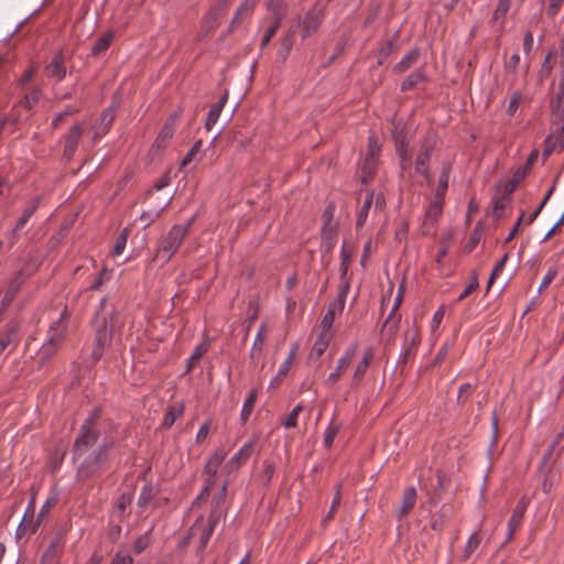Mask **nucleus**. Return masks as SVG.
Segmentation results:
<instances>
[{
    "mask_svg": "<svg viewBox=\"0 0 564 564\" xmlns=\"http://www.w3.org/2000/svg\"><path fill=\"white\" fill-rule=\"evenodd\" d=\"M203 147V141L202 140H198L196 141L193 147L189 149V151L186 153V155L183 158L182 162H181V166H186L187 164H189L194 156L200 151Z\"/></svg>",
    "mask_w": 564,
    "mask_h": 564,
    "instance_id": "59",
    "label": "nucleus"
},
{
    "mask_svg": "<svg viewBox=\"0 0 564 564\" xmlns=\"http://www.w3.org/2000/svg\"><path fill=\"white\" fill-rule=\"evenodd\" d=\"M563 440L564 430L558 432L547 446L545 453L541 458V462L539 463L538 471H545L546 469L553 467L555 459L561 456V449L557 451V447L562 444Z\"/></svg>",
    "mask_w": 564,
    "mask_h": 564,
    "instance_id": "12",
    "label": "nucleus"
},
{
    "mask_svg": "<svg viewBox=\"0 0 564 564\" xmlns=\"http://www.w3.org/2000/svg\"><path fill=\"white\" fill-rule=\"evenodd\" d=\"M279 26H280V22L275 21L265 30L264 35L261 41V48L265 47L270 43L271 39L275 35Z\"/></svg>",
    "mask_w": 564,
    "mask_h": 564,
    "instance_id": "61",
    "label": "nucleus"
},
{
    "mask_svg": "<svg viewBox=\"0 0 564 564\" xmlns=\"http://www.w3.org/2000/svg\"><path fill=\"white\" fill-rule=\"evenodd\" d=\"M340 425L335 424L334 421H332L328 426L325 430L324 435V446L325 448L329 449L333 446L334 440L336 438L337 434L339 433Z\"/></svg>",
    "mask_w": 564,
    "mask_h": 564,
    "instance_id": "46",
    "label": "nucleus"
},
{
    "mask_svg": "<svg viewBox=\"0 0 564 564\" xmlns=\"http://www.w3.org/2000/svg\"><path fill=\"white\" fill-rule=\"evenodd\" d=\"M115 37V32L112 30H109L105 32L94 44L91 48V54L94 56H98L105 51H107Z\"/></svg>",
    "mask_w": 564,
    "mask_h": 564,
    "instance_id": "33",
    "label": "nucleus"
},
{
    "mask_svg": "<svg viewBox=\"0 0 564 564\" xmlns=\"http://www.w3.org/2000/svg\"><path fill=\"white\" fill-rule=\"evenodd\" d=\"M292 46H293V34L289 33L282 39L281 46L278 50V57H280L282 61H285L292 50Z\"/></svg>",
    "mask_w": 564,
    "mask_h": 564,
    "instance_id": "48",
    "label": "nucleus"
},
{
    "mask_svg": "<svg viewBox=\"0 0 564 564\" xmlns=\"http://www.w3.org/2000/svg\"><path fill=\"white\" fill-rule=\"evenodd\" d=\"M425 73L423 69L417 68L412 72L401 84V90L408 91L415 88L419 84L425 80Z\"/></svg>",
    "mask_w": 564,
    "mask_h": 564,
    "instance_id": "32",
    "label": "nucleus"
},
{
    "mask_svg": "<svg viewBox=\"0 0 564 564\" xmlns=\"http://www.w3.org/2000/svg\"><path fill=\"white\" fill-rule=\"evenodd\" d=\"M256 400H257V391L252 390L250 392V394L248 395V398L245 400L241 412H240V419H241L242 423H246L249 420V417L253 411Z\"/></svg>",
    "mask_w": 564,
    "mask_h": 564,
    "instance_id": "41",
    "label": "nucleus"
},
{
    "mask_svg": "<svg viewBox=\"0 0 564 564\" xmlns=\"http://www.w3.org/2000/svg\"><path fill=\"white\" fill-rule=\"evenodd\" d=\"M180 115L177 112L171 115L162 129L160 130L156 139L152 144V149L161 150L164 149L170 140L173 138L174 132L176 130V121Z\"/></svg>",
    "mask_w": 564,
    "mask_h": 564,
    "instance_id": "13",
    "label": "nucleus"
},
{
    "mask_svg": "<svg viewBox=\"0 0 564 564\" xmlns=\"http://www.w3.org/2000/svg\"><path fill=\"white\" fill-rule=\"evenodd\" d=\"M39 207V197H35L23 210L21 217L18 219L14 230H21L29 219L33 216V214L36 212Z\"/></svg>",
    "mask_w": 564,
    "mask_h": 564,
    "instance_id": "37",
    "label": "nucleus"
},
{
    "mask_svg": "<svg viewBox=\"0 0 564 564\" xmlns=\"http://www.w3.org/2000/svg\"><path fill=\"white\" fill-rule=\"evenodd\" d=\"M402 296H403V288H400L398 291V294L394 299L392 308L383 323L382 330L387 329L391 334H393L397 330L400 318L399 317L393 318V316L400 307Z\"/></svg>",
    "mask_w": 564,
    "mask_h": 564,
    "instance_id": "22",
    "label": "nucleus"
},
{
    "mask_svg": "<svg viewBox=\"0 0 564 564\" xmlns=\"http://www.w3.org/2000/svg\"><path fill=\"white\" fill-rule=\"evenodd\" d=\"M70 312L64 307L57 319L51 322L46 338L39 349V357L47 360L54 356L65 341L68 333Z\"/></svg>",
    "mask_w": 564,
    "mask_h": 564,
    "instance_id": "1",
    "label": "nucleus"
},
{
    "mask_svg": "<svg viewBox=\"0 0 564 564\" xmlns=\"http://www.w3.org/2000/svg\"><path fill=\"white\" fill-rule=\"evenodd\" d=\"M480 239H481V228L479 225H476V227L474 228V230L470 235L468 242L465 246V251L471 252L475 249V247L479 243Z\"/></svg>",
    "mask_w": 564,
    "mask_h": 564,
    "instance_id": "55",
    "label": "nucleus"
},
{
    "mask_svg": "<svg viewBox=\"0 0 564 564\" xmlns=\"http://www.w3.org/2000/svg\"><path fill=\"white\" fill-rule=\"evenodd\" d=\"M528 507V502L524 497H522L517 506L514 507L512 514L508 521V530H507V541L511 540L517 529L522 523L524 518V513Z\"/></svg>",
    "mask_w": 564,
    "mask_h": 564,
    "instance_id": "17",
    "label": "nucleus"
},
{
    "mask_svg": "<svg viewBox=\"0 0 564 564\" xmlns=\"http://www.w3.org/2000/svg\"><path fill=\"white\" fill-rule=\"evenodd\" d=\"M67 531L66 527L61 525L45 538V547L41 554L40 564H59L67 542Z\"/></svg>",
    "mask_w": 564,
    "mask_h": 564,
    "instance_id": "5",
    "label": "nucleus"
},
{
    "mask_svg": "<svg viewBox=\"0 0 564 564\" xmlns=\"http://www.w3.org/2000/svg\"><path fill=\"white\" fill-rule=\"evenodd\" d=\"M481 543V535L479 531H475L467 540L460 561L466 562L470 558L473 553L479 547Z\"/></svg>",
    "mask_w": 564,
    "mask_h": 564,
    "instance_id": "34",
    "label": "nucleus"
},
{
    "mask_svg": "<svg viewBox=\"0 0 564 564\" xmlns=\"http://www.w3.org/2000/svg\"><path fill=\"white\" fill-rule=\"evenodd\" d=\"M32 509V503L29 505L26 512ZM40 527V521L33 522L32 520L26 521V514H24L22 521L19 523L17 530H15V538L18 540L22 539L23 536L28 534H34Z\"/></svg>",
    "mask_w": 564,
    "mask_h": 564,
    "instance_id": "27",
    "label": "nucleus"
},
{
    "mask_svg": "<svg viewBox=\"0 0 564 564\" xmlns=\"http://www.w3.org/2000/svg\"><path fill=\"white\" fill-rule=\"evenodd\" d=\"M254 7V1L251 0H245L237 9L235 17L232 19L231 24L238 23L241 18L248 15L251 13L252 9Z\"/></svg>",
    "mask_w": 564,
    "mask_h": 564,
    "instance_id": "49",
    "label": "nucleus"
},
{
    "mask_svg": "<svg viewBox=\"0 0 564 564\" xmlns=\"http://www.w3.org/2000/svg\"><path fill=\"white\" fill-rule=\"evenodd\" d=\"M151 543V536H150V533L147 532L144 533L143 535L139 536L133 545H132V550L135 554H140L142 553Z\"/></svg>",
    "mask_w": 564,
    "mask_h": 564,
    "instance_id": "54",
    "label": "nucleus"
},
{
    "mask_svg": "<svg viewBox=\"0 0 564 564\" xmlns=\"http://www.w3.org/2000/svg\"><path fill=\"white\" fill-rule=\"evenodd\" d=\"M117 108L111 105L102 110L99 118V123L102 128L109 130L115 118H116Z\"/></svg>",
    "mask_w": 564,
    "mask_h": 564,
    "instance_id": "42",
    "label": "nucleus"
},
{
    "mask_svg": "<svg viewBox=\"0 0 564 564\" xmlns=\"http://www.w3.org/2000/svg\"><path fill=\"white\" fill-rule=\"evenodd\" d=\"M375 193L370 192L366 195L365 200L357 214L356 227L361 228L368 218L369 210L373 204Z\"/></svg>",
    "mask_w": 564,
    "mask_h": 564,
    "instance_id": "35",
    "label": "nucleus"
},
{
    "mask_svg": "<svg viewBox=\"0 0 564 564\" xmlns=\"http://www.w3.org/2000/svg\"><path fill=\"white\" fill-rule=\"evenodd\" d=\"M420 57V48L413 47L410 50L400 62L394 65L395 73H404L408 70Z\"/></svg>",
    "mask_w": 564,
    "mask_h": 564,
    "instance_id": "28",
    "label": "nucleus"
},
{
    "mask_svg": "<svg viewBox=\"0 0 564 564\" xmlns=\"http://www.w3.org/2000/svg\"><path fill=\"white\" fill-rule=\"evenodd\" d=\"M79 111V109L75 106H67L66 109L62 112H59L53 120H52V127L57 128L59 122L68 115H75Z\"/></svg>",
    "mask_w": 564,
    "mask_h": 564,
    "instance_id": "63",
    "label": "nucleus"
},
{
    "mask_svg": "<svg viewBox=\"0 0 564 564\" xmlns=\"http://www.w3.org/2000/svg\"><path fill=\"white\" fill-rule=\"evenodd\" d=\"M226 457V453L223 451H216L205 465L204 471L207 475L216 476L219 466L223 464Z\"/></svg>",
    "mask_w": 564,
    "mask_h": 564,
    "instance_id": "36",
    "label": "nucleus"
},
{
    "mask_svg": "<svg viewBox=\"0 0 564 564\" xmlns=\"http://www.w3.org/2000/svg\"><path fill=\"white\" fill-rule=\"evenodd\" d=\"M510 9V0H499L494 12V18L498 20L499 18H505L507 12Z\"/></svg>",
    "mask_w": 564,
    "mask_h": 564,
    "instance_id": "64",
    "label": "nucleus"
},
{
    "mask_svg": "<svg viewBox=\"0 0 564 564\" xmlns=\"http://www.w3.org/2000/svg\"><path fill=\"white\" fill-rule=\"evenodd\" d=\"M545 143L543 155H549L555 150L562 151L564 149V128L556 134L549 135Z\"/></svg>",
    "mask_w": 564,
    "mask_h": 564,
    "instance_id": "29",
    "label": "nucleus"
},
{
    "mask_svg": "<svg viewBox=\"0 0 564 564\" xmlns=\"http://www.w3.org/2000/svg\"><path fill=\"white\" fill-rule=\"evenodd\" d=\"M357 351H358V344H356V343L346 347L343 355L337 360V366H336L335 370L328 375V377L325 381L326 384L334 386L340 380L343 372L347 369V367L349 366L351 360L355 358Z\"/></svg>",
    "mask_w": 564,
    "mask_h": 564,
    "instance_id": "10",
    "label": "nucleus"
},
{
    "mask_svg": "<svg viewBox=\"0 0 564 564\" xmlns=\"http://www.w3.org/2000/svg\"><path fill=\"white\" fill-rule=\"evenodd\" d=\"M337 225H327V227L322 228V243L327 251L334 248L337 239Z\"/></svg>",
    "mask_w": 564,
    "mask_h": 564,
    "instance_id": "31",
    "label": "nucleus"
},
{
    "mask_svg": "<svg viewBox=\"0 0 564 564\" xmlns=\"http://www.w3.org/2000/svg\"><path fill=\"white\" fill-rule=\"evenodd\" d=\"M155 495H156V491H155L154 487L152 486V484H145L140 491V495L138 498V506L141 508L145 507L153 499V497Z\"/></svg>",
    "mask_w": 564,
    "mask_h": 564,
    "instance_id": "43",
    "label": "nucleus"
},
{
    "mask_svg": "<svg viewBox=\"0 0 564 564\" xmlns=\"http://www.w3.org/2000/svg\"><path fill=\"white\" fill-rule=\"evenodd\" d=\"M188 231L189 225H174L159 242L154 259L162 263L169 262L180 249Z\"/></svg>",
    "mask_w": 564,
    "mask_h": 564,
    "instance_id": "4",
    "label": "nucleus"
},
{
    "mask_svg": "<svg viewBox=\"0 0 564 564\" xmlns=\"http://www.w3.org/2000/svg\"><path fill=\"white\" fill-rule=\"evenodd\" d=\"M400 161L401 176L403 177L405 173H409L410 178H414L416 175L412 173V162L409 154L398 155Z\"/></svg>",
    "mask_w": 564,
    "mask_h": 564,
    "instance_id": "57",
    "label": "nucleus"
},
{
    "mask_svg": "<svg viewBox=\"0 0 564 564\" xmlns=\"http://www.w3.org/2000/svg\"><path fill=\"white\" fill-rule=\"evenodd\" d=\"M479 288V282H478V275L476 272H474L473 274V278L470 280V282L468 283V285L463 290V292L459 294L457 301L460 302L463 300H465L466 297H468L474 291H476L477 289Z\"/></svg>",
    "mask_w": 564,
    "mask_h": 564,
    "instance_id": "56",
    "label": "nucleus"
},
{
    "mask_svg": "<svg viewBox=\"0 0 564 564\" xmlns=\"http://www.w3.org/2000/svg\"><path fill=\"white\" fill-rule=\"evenodd\" d=\"M254 444V440L247 442L237 453L234 454V456L229 460V464L238 467L241 464L246 463L247 459L253 453Z\"/></svg>",
    "mask_w": 564,
    "mask_h": 564,
    "instance_id": "30",
    "label": "nucleus"
},
{
    "mask_svg": "<svg viewBox=\"0 0 564 564\" xmlns=\"http://www.w3.org/2000/svg\"><path fill=\"white\" fill-rule=\"evenodd\" d=\"M510 198L507 195L500 196L494 204L492 216L497 219L501 218Z\"/></svg>",
    "mask_w": 564,
    "mask_h": 564,
    "instance_id": "53",
    "label": "nucleus"
},
{
    "mask_svg": "<svg viewBox=\"0 0 564 564\" xmlns=\"http://www.w3.org/2000/svg\"><path fill=\"white\" fill-rule=\"evenodd\" d=\"M394 141H395L397 155L409 154V152H408L409 142L406 141L404 135H401V134L394 135Z\"/></svg>",
    "mask_w": 564,
    "mask_h": 564,
    "instance_id": "60",
    "label": "nucleus"
},
{
    "mask_svg": "<svg viewBox=\"0 0 564 564\" xmlns=\"http://www.w3.org/2000/svg\"><path fill=\"white\" fill-rule=\"evenodd\" d=\"M209 344L207 341H203L198 344L192 355L186 360V371L189 372L193 370L195 361H197L204 354L208 351Z\"/></svg>",
    "mask_w": 564,
    "mask_h": 564,
    "instance_id": "39",
    "label": "nucleus"
},
{
    "mask_svg": "<svg viewBox=\"0 0 564 564\" xmlns=\"http://www.w3.org/2000/svg\"><path fill=\"white\" fill-rule=\"evenodd\" d=\"M123 325L124 319L117 311H112L102 318V323L96 332L95 347L91 352L95 361L102 357L105 349L111 345L112 337L121 333Z\"/></svg>",
    "mask_w": 564,
    "mask_h": 564,
    "instance_id": "2",
    "label": "nucleus"
},
{
    "mask_svg": "<svg viewBox=\"0 0 564 564\" xmlns=\"http://www.w3.org/2000/svg\"><path fill=\"white\" fill-rule=\"evenodd\" d=\"M375 357V350L372 347H367L360 360L357 362V365L354 368L350 381H349V388L351 390H358L365 380V377L368 372V369L373 360Z\"/></svg>",
    "mask_w": 564,
    "mask_h": 564,
    "instance_id": "9",
    "label": "nucleus"
},
{
    "mask_svg": "<svg viewBox=\"0 0 564 564\" xmlns=\"http://www.w3.org/2000/svg\"><path fill=\"white\" fill-rule=\"evenodd\" d=\"M297 349H299L297 343L293 344L288 354V357L285 358L283 364L280 366L278 373L272 378V380L269 384L270 389L278 387L280 384V382L282 381V379L288 375L290 367L296 357Z\"/></svg>",
    "mask_w": 564,
    "mask_h": 564,
    "instance_id": "19",
    "label": "nucleus"
},
{
    "mask_svg": "<svg viewBox=\"0 0 564 564\" xmlns=\"http://www.w3.org/2000/svg\"><path fill=\"white\" fill-rule=\"evenodd\" d=\"M227 98H228V94L225 93L220 97V99L210 107V109L207 113L206 120H205V127L207 130H210L217 122V120L223 111V108H224L225 104L227 102Z\"/></svg>",
    "mask_w": 564,
    "mask_h": 564,
    "instance_id": "24",
    "label": "nucleus"
},
{
    "mask_svg": "<svg viewBox=\"0 0 564 564\" xmlns=\"http://www.w3.org/2000/svg\"><path fill=\"white\" fill-rule=\"evenodd\" d=\"M351 256H352V252L350 250H347L346 247L343 246L341 250H340L341 261H340V264H339V276H340V280H345V278L347 276Z\"/></svg>",
    "mask_w": 564,
    "mask_h": 564,
    "instance_id": "45",
    "label": "nucleus"
},
{
    "mask_svg": "<svg viewBox=\"0 0 564 564\" xmlns=\"http://www.w3.org/2000/svg\"><path fill=\"white\" fill-rule=\"evenodd\" d=\"M303 406L302 404H297L293 408V410L290 412V414L281 421V424L285 429L296 427L297 426V417L299 414L302 412Z\"/></svg>",
    "mask_w": 564,
    "mask_h": 564,
    "instance_id": "51",
    "label": "nucleus"
},
{
    "mask_svg": "<svg viewBox=\"0 0 564 564\" xmlns=\"http://www.w3.org/2000/svg\"><path fill=\"white\" fill-rule=\"evenodd\" d=\"M434 149V144L430 139H424L421 144V151L415 158L414 175L421 176L427 185H431L433 177L430 173V160Z\"/></svg>",
    "mask_w": 564,
    "mask_h": 564,
    "instance_id": "7",
    "label": "nucleus"
},
{
    "mask_svg": "<svg viewBox=\"0 0 564 564\" xmlns=\"http://www.w3.org/2000/svg\"><path fill=\"white\" fill-rule=\"evenodd\" d=\"M184 412V405H172L167 409L166 413L164 414L162 426L164 429H170L176 421L177 417L182 416Z\"/></svg>",
    "mask_w": 564,
    "mask_h": 564,
    "instance_id": "38",
    "label": "nucleus"
},
{
    "mask_svg": "<svg viewBox=\"0 0 564 564\" xmlns=\"http://www.w3.org/2000/svg\"><path fill=\"white\" fill-rule=\"evenodd\" d=\"M340 281H341L340 289H339L337 297L334 301H340L341 304L345 306L346 299H347V295L350 290V281L348 280L347 276L345 278V280H340Z\"/></svg>",
    "mask_w": 564,
    "mask_h": 564,
    "instance_id": "62",
    "label": "nucleus"
},
{
    "mask_svg": "<svg viewBox=\"0 0 564 564\" xmlns=\"http://www.w3.org/2000/svg\"><path fill=\"white\" fill-rule=\"evenodd\" d=\"M113 446V441H104L97 448L85 455L77 467L76 479L85 481L96 475L108 460L109 452Z\"/></svg>",
    "mask_w": 564,
    "mask_h": 564,
    "instance_id": "3",
    "label": "nucleus"
},
{
    "mask_svg": "<svg viewBox=\"0 0 564 564\" xmlns=\"http://www.w3.org/2000/svg\"><path fill=\"white\" fill-rule=\"evenodd\" d=\"M452 171V165L449 163H444L442 166V171L438 177L437 187L435 189L434 196L444 199L446 196V192L448 188L449 174Z\"/></svg>",
    "mask_w": 564,
    "mask_h": 564,
    "instance_id": "26",
    "label": "nucleus"
},
{
    "mask_svg": "<svg viewBox=\"0 0 564 564\" xmlns=\"http://www.w3.org/2000/svg\"><path fill=\"white\" fill-rule=\"evenodd\" d=\"M218 523V516L215 512H212L208 516L207 523L202 528L199 533V544L197 549L198 554H203L214 531Z\"/></svg>",
    "mask_w": 564,
    "mask_h": 564,
    "instance_id": "18",
    "label": "nucleus"
},
{
    "mask_svg": "<svg viewBox=\"0 0 564 564\" xmlns=\"http://www.w3.org/2000/svg\"><path fill=\"white\" fill-rule=\"evenodd\" d=\"M132 502V496L130 494H121L116 502V512L119 518H123L127 508Z\"/></svg>",
    "mask_w": 564,
    "mask_h": 564,
    "instance_id": "50",
    "label": "nucleus"
},
{
    "mask_svg": "<svg viewBox=\"0 0 564 564\" xmlns=\"http://www.w3.org/2000/svg\"><path fill=\"white\" fill-rule=\"evenodd\" d=\"M20 341V325L14 323L0 336V357L9 349L12 351Z\"/></svg>",
    "mask_w": 564,
    "mask_h": 564,
    "instance_id": "15",
    "label": "nucleus"
},
{
    "mask_svg": "<svg viewBox=\"0 0 564 564\" xmlns=\"http://www.w3.org/2000/svg\"><path fill=\"white\" fill-rule=\"evenodd\" d=\"M265 341V326L262 324L256 335L253 345L250 350V357L256 358L261 355Z\"/></svg>",
    "mask_w": 564,
    "mask_h": 564,
    "instance_id": "40",
    "label": "nucleus"
},
{
    "mask_svg": "<svg viewBox=\"0 0 564 564\" xmlns=\"http://www.w3.org/2000/svg\"><path fill=\"white\" fill-rule=\"evenodd\" d=\"M100 431L98 429H88L82 425L79 434L74 442V458L84 456L99 440Z\"/></svg>",
    "mask_w": 564,
    "mask_h": 564,
    "instance_id": "8",
    "label": "nucleus"
},
{
    "mask_svg": "<svg viewBox=\"0 0 564 564\" xmlns=\"http://www.w3.org/2000/svg\"><path fill=\"white\" fill-rule=\"evenodd\" d=\"M417 499V492L415 487L410 486L406 487L403 491L402 501L400 506L395 509L394 514L395 517L401 520L405 516H408L411 510L414 508Z\"/></svg>",
    "mask_w": 564,
    "mask_h": 564,
    "instance_id": "16",
    "label": "nucleus"
},
{
    "mask_svg": "<svg viewBox=\"0 0 564 564\" xmlns=\"http://www.w3.org/2000/svg\"><path fill=\"white\" fill-rule=\"evenodd\" d=\"M443 206L444 199L434 196L425 210L424 226H433L437 221L442 215Z\"/></svg>",
    "mask_w": 564,
    "mask_h": 564,
    "instance_id": "20",
    "label": "nucleus"
},
{
    "mask_svg": "<svg viewBox=\"0 0 564 564\" xmlns=\"http://www.w3.org/2000/svg\"><path fill=\"white\" fill-rule=\"evenodd\" d=\"M45 76L56 82H62L66 76V66L64 55L58 52L54 55L52 61L45 66Z\"/></svg>",
    "mask_w": 564,
    "mask_h": 564,
    "instance_id": "14",
    "label": "nucleus"
},
{
    "mask_svg": "<svg viewBox=\"0 0 564 564\" xmlns=\"http://www.w3.org/2000/svg\"><path fill=\"white\" fill-rule=\"evenodd\" d=\"M23 282L24 279L22 272H18L8 284V289L1 302L2 307H6L12 303Z\"/></svg>",
    "mask_w": 564,
    "mask_h": 564,
    "instance_id": "23",
    "label": "nucleus"
},
{
    "mask_svg": "<svg viewBox=\"0 0 564 564\" xmlns=\"http://www.w3.org/2000/svg\"><path fill=\"white\" fill-rule=\"evenodd\" d=\"M344 308H345V306L341 304L340 301H333L328 304L327 311L324 314L322 322H321L323 330L329 333V330L334 324L336 315L341 314Z\"/></svg>",
    "mask_w": 564,
    "mask_h": 564,
    "instance_id": "21",
    "label": "nucleus"
},
{
    "mask_svg": "<svg viewBox=\"0 0 564 564\" xmlns=\"http://www.w3.org/2000/svg\"><path fill=\"white\" fill-rule=\"evenodd\" d=\"M128 236H129V229L128 228L122 229V231L119 234V236L116 239L115 247L112 250L113 256H120L123 252V250L127 246Z\"/></svg>",
    "mask_w": 564,
    "mask_h": 564,
    "instance_id": "52",
    "label": "nucleus"
},
{
    "mask_svg": "<svg viewBox=\"0 0 564 564\" xmlns=\"http://www.w3.org/2000/svg\"><path fill=\"white\" fill-rule=\"evenodd\" d=\"M330 334L328 332L323 330L319 336L316 338L311 351H310V359H319L321 356L325 352L327 349L329 341H330Z\"/></svg>",
    "mask_w": 564,
    "mask_h": 564,
    "instance_id": "25",
    "label": "nucleus"
},
{
    "mask_svg": "<svg viewBox=\"0 0 564 564\" xmlns=\"http://www.w3.org/2000/svg\"><path fill=\"white\" fill-rule=\"evenodd\" d=\"M42 97V91L40 88H33L32 91H30L29 94H26L22 100V105L24 108H26L28 110H31L32 108H34L37 102L40 101Z\"/></svg>",
    "mask_w": 564,
    "mask_h": 564,
    "instance_id": "47",
    "label": "nucleus"
},
{
    "mask_svg": "<svg viewBox=\"0 0 564 564\" xmlns=\"http://www.w3.org/2000/svg\"><path fill=\"white\" fill-rule=\"evenodd\" d=\"M377 158V154L375 152V150L371 149L369 155L366 158V161H365V165L362 167V182H367V178L370 177L373 172H375V167H376V159Z\"/></svg>",
    "mask_w": 564,
    "mask_h": 564,
    "instance_id": "44",
    "label": "nucleus"
},
{
    "mask_svg": "<svg viewBox=\"0 0 564 564\" xmlns=\"http://www.w3.org/2000/svg\"><path fill=\"white\" fill-rule=\"evenodd\" d=\"M84 127L83 123H76L70 127L67 133L64 135V150H63V161L68 163L75 155L79 140L83 135Z\"/></svg>",
    "mask_w": 564,
    "mask_h": 564,
    "instance_id": "11",
    "label": "nucleus"
},
{
    "mask_svg": "<svg viewBox=\"0 0 564 564\" xmlns=\"http://www.w3.org/2000/svg\"><path fill=\"white\" fill-rule=\"evenodd\" d=\"M325 17V4L316 1L314 7L306 12L304 18L301 20V37L306 40L313 35L319 25L322 24Z\"/></svg>",
    "mask_w": 564,
    "mask_h": 564,
    "instance_id": "6",
    "label": "nucleus"
},
{
    "mask_svg": "<svg viewBox=\"0 0 564 564\" xmlns=\"http://www.w3.org/2000/svg\"><path fill=\"white\" fill-rule=\"evenodd\" d=\"M169 204V202L166 203ZM167 205L163 206L161 209L159 210H149V212H143L141 215H140V219L141 221L144 223V227H148L150 226L155 219H158L162 213V210L166 207Z\"/></svg>",
    "mask_w": 564,
    "mask_h": 564,
    "instance_id": "58",
    "label": "nucleus"
}]
</instances>
